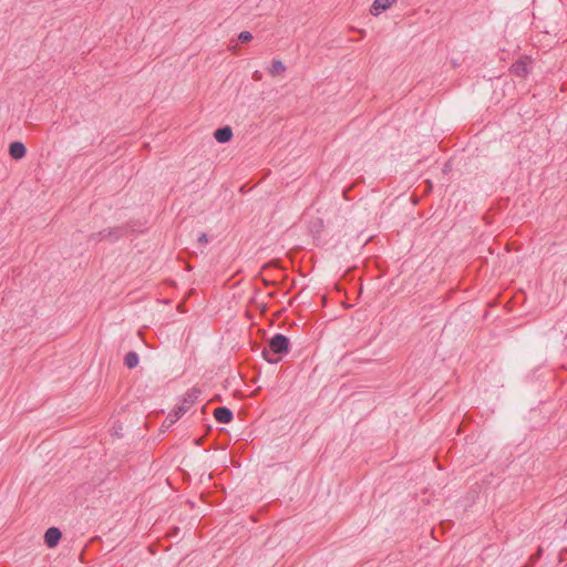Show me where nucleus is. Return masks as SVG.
<instances>
[{"label": "nucleus", "mask_w": 567, "mask_h": 567, "mask_svg": "<svg viewBox=\"0 0 567 567\" xmlns=\"http://www.w3.org/2000/svg\"><path fill=\"white\" fill-rule=\"evenodd\" d=\"M290 350V340L281 333H276L269 341L268 346L262 349V358L271 364H277L281 361Z\"/></svg>", "instance_id": "obj_1"}, {"label": "nucleus", "mask_w": 567, "mask_h": 567, "mask_svg": "<svg viewBox=\"0 0 567 567\" xmlns=\"http://www.w3.org/2000/svg\"><path fill=\"white\" fill-rule=\"evenodd\" d=\"M198 394L199 391L197 389L188 390L185 393L182 402L172 412L168 413L166 421H169V424H173L176 421H178L194 404V402L198 398Z\"/></svg>", "instance_id": "obj_2"}, {"label": "nucleus", "mask_w": 567, "mask_h": 567, "mask_svg": "<svg viewBox=\"0 0 567 567\" xmlns=\"http://www.w3.org/2000/svg\"><path fill=\"white\" fill-rule=\"evenodd\" d=\"M124 235V229L122 227H114V228H107V229H103L96 234H92L90 236V239L91 240H95V241H102V240H117L118 238H121L122 236Z\"/></svg>", "instance_id": "obj_3"}, {"label": "nucleus", "mask_w": 567, "mask_h": 567, "mask_svg": "<svg viewBox=\"0 0 567 567\" xmlns=\"http://www.w3.org/2000/svg\"><path fill=\"white\" fill-rule=\"evenodd\" d=\"M62 537V533L58 527H50L44 534V543L49 548L55 547Z\"/></svg>", "instance_id": "obj_4"}, {"label": "nucleus", "mask_w": 567, "mask_h": 567, "mask_svg": "<svg viewBox=\"0 0 567 567\" xmlns=\"http://www.w3.org/2000/svg\"><path fill=\"white\" fill-rule=\"evenodd\" d=\"M214 417L217 422L227 424L233 421L234 414L227 406H219L214 410Z\"/></svg>", "instance_id": "obj_5"}, {"label": "nucleus", "mask_w": 567, "mask_h": 567, "mask_svg": "<svg viewBox=\"0 0 567 567\" xmlns=\"http://www.w3.org/2000/svg\"><path fill=\"white\" fill-rule=\"evenodd\" d=\"M396 0H374L370 8V12L372 16H379L386 9H389Z\"/></svg>", "instance_id": "obj_6"}, {"label": "nucleus", "mask_w": 567, "mask_h": 567, "mask_svg": "<svg viewBox=\"0 0 567 567\" xmlns=\"http://www.w3.org/2000/svg\"><path fill=\"white\" fill-rule=\"evenodd\" d=\"M9 154L13 159H21L27 154V148L21 142H12L9 145Z\"/></svg>", "instance_id": "obj_7"}, {"label": "nucleus", "mask_w": 567, "mask_h": 567, "mask_svg": "<svg viewBox=\"0 0 567 567\" xmlns=\"http://www.w3.org/2000/svg\"><path fill=\"white\" fill-rule=\"evenodd\" d=\"M511 72L519 78H525L529 73L527 62L525 60H517L511 66Z\"/></svg>", "instance_id": "obj_8"}, {"label": "nucleus", "mask_w": 567, "mask_h": 567, "mask_svg": "<svg viewBox=\"0 0 567 567\" xmlns=\"http://www.w3.org/2000/svg\"><path fill=\"white\" fill-rule=\"evenodd\" d=\"M214 137L218 143H227L233 137V131L229 126L219 127L215 131Z\"/></svg>", "instance_id": "obj_9"}, {"label": "nucleus", "mask_w": 567, "mask_h": 567, "mask_svg": "<svg viewBox=\"0 0 567 567\" xmlns=\"http://www.w3.org/2000/svg\"><path fill=\"white\" fill-rule=\"evenodd\" d=\"M140 363V355L135 351H130L124 357V364L128 369H134Z\"/></svg>", "instance_id": "obj_10"}, {"label": "nucleus", "mask_w": 567, "mask_h": 567, "mask_svg": "<svg viewBox=\"0 0 567 567\" xmlns=\"http://www.w3.org/2000/svg\"><path fill=\"white\" fill-rule=\"evenodd\" d=\"M285 71H286V66L281 60H277V59L272 60L271 66L269 68V73L272 76L282 74Z\"/></svg>", "instance_id": "obj_11"}, {"label": "nucleus", "mask_w": 567, "mask_h": 567, "mask_svg": "<svg viewBox=\"0 0 567 567\" xmlns=\"http://www.w3.org/2000/svg\"><path fill=\"white\" fill-rule=\"evenodd\" d=\"M251 39H252V34H251L249 31H241V32L238 34V40H239L241 43H247V42H249Z\"/></svg>", "instance_id": "obj_12"}, {"label": "nucleus", "mask_w": 567, "mask_h": 567, "mask_svg": "<svg viewBox=\"0 0 567 567\" xmlns=\"http://www.w3.org/2000/svg\"><path fill=\"white\" fill-rule=\"evenodd\" d=\"M198 241L200 244H207L208 243V237L205 233L200 234V236L198 237Z\"/></svg>", "instance_id": "obj_13"}, {"label": "nucleus", "mask_w": 567, "mask_h": 567, "mask_svg": "<svg viewBox=\"0 0 567 567\" xmlns=\"http://www.w3.org/2000/svg\"><path fill=\"white\" fill-rule=\"evenodd\" d=\"M254 79H255V80H259V79H260V73H259V71H256V72L254 73Z\"/></svg>", "instance_id": "obj_14"}]
</instances>
